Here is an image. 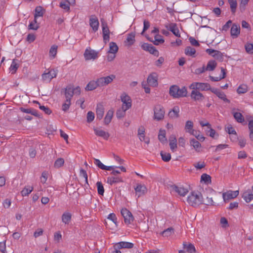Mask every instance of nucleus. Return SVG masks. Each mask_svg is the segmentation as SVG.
Wrapping results in <instances>:
<instances>
[{"instance_id":"a878e982","label":"nucleus","mask_w":253,"mask_h":253,"mask_svg":"<svg viewBox=\"0 0 253 253\" xmlns=\"http://www.w3.org/2000/svg\"><path fill=\"white\" fill-rule=\"evenodd\" d=\"M123 180L121 177L120 176H109L107 178V182L110 185H113L115 183L123 182Z\"/></svg>"},{"instance_id":"1a4fd4ad","label":"nucleus","mask_w":253,"mask_h":253,"mask_svg":"<svg viewBox=\"0 0 253 253\" xmlns=\"http://www.w3.org/2000/svg\"><path fill=\"white\" fill-rule=\"evenodd\" d=\"M206 52L208 54L214 57L215 59L219 60V61H222L223 60V53L218 50L208 48L206 50Z\"/></svg>"},{"instance_id":"8fccbe9b","label":"nucleus","mask_w":253,"mask_h":253,"mask_svg":"<svg viewBox=\"0 0 253 253\" xmlns=\"http://www.w3.org/2000/svg\"><path fill=\"white\" fill-rule=\"evenodd\" d=\"M43 8L42 6H39L36 7L35 8V17H42L43 15Z\"/></svg>"},{"instance_id":"aec40b11","label":"nucleus","mask_w":253,"mask_h":253,"mask_svg":"<svg viewBox=\"0 0 253 253\" xmlns=\"http://www.w3.org/2000/svg\"><path fill=\"white\" fill-rule=\"evenodd\" d=\"M203 195V202L202 204H205L206 205H214V202L212 200V197L211 195L210 194L209 195L208 191H205L204 192Z\"/></svg>"},{"instance_id":"473e14b6","label":"nucleus","mask_w":253,"mask_h":253,"mask_svg":"<svg viewBox=\"0 0 253 253\" xmlns=\"http://www.w3.org/2000/svg\"><path fill=\"white\" fill-rule=\"evenodd\" d=\"M185 54L189 56L195 57L196 56V49L191 46H187L185 49Z\"/></svg>"},{"instance_id":"f257e3e1","label":"nucleus","mask_w":253,"mask_h":253,"mask_svg":"<svg viewBox=\"0 0 253 253\" xmlns=\"http://www.w3.org/2000/svg\"><path fill=\"white\" fill-rule=\"evenodd\" d=\"M169 94L173 98H179L186 97L187 94V90L185 86L180 88L176 85H172L169 88Z\"/></svg>"},{"instance_id":"79ce46f5","label":"nucleus","mask_w":253,"mask_h":253,"mask_svg":"<svg viewBox=\"0 0 253 253\" xmlns=\"http://www.w3.org/2000/svg\"><path fill=\"white\" fill-rule=\"evenodd\" d=\"M75 4H70L67 1H61L59 4V6L64 9L66 11H69L70 5H74Z\"/></svg>"},{"instance_id":"e2e57ef3","label":"nucleus","mask_w":253,"mask_h":253,"mask_svg":"<svg viewBox=\"0 0 253 253\" xmlns=\"http://www.w3.org/2000/svg\"><path fill=\"white\" fill-rule=\"evenodd\" d=\"M18 64L15 62V60H13L12 63L10 66L9 70L11 73H15L17 69H18Z\"/></svg>"},{"instance_id":"69168bd1","label":"nucleus","mask_w":253,"mask_h":253,"mask_svg":"<svg viewBox=\"0 0 253 253\" xmlns=\"http://www.w3.org/2000/svg\"><path fill=\"white\" fill-rule=\"evenodd\" d=\"M39 28V24L38 23H35L33 21H31L28 26V29L30 30H37Z\"/></svg>"},{"instance_id":"4468645a","label":"nucleus","mask_w":253,"mask_h":253,"mask_svg":"<svg viewBox=\"0 0 253 253\" xmlns=\"http://www.w3.org/2000/svg\"><path fill=\"white\" fill-rule=\"evenodd\" d=\"M57 76V72L51 69L48 71L47 73H44L42 75V79L44 82H49L53 78H55Z\"/></svg>"},{"instance_id":"6ab92c4d","label":"nucleus","mask_w":253,"mask_h":253,"mask_svg":"<svg viewBox=\"0 0 253 253\" xmlns=\"http://www.w3.org/2000/svg\"><path fill=\"white\" fill-rule=\"evenodd\" d=\"M171 188L173 191L175 192L181 196H185L188 192L187 189L182 186H178L175 185H173L171 186Z\"/></svg>"},{"instance_id":"2f4dec72","label":"nucleus","mask_w":253,"mask_h":253,"mask_svg":"<svg viewBox=\"0 0 253 253\" xmlns=\"http://www.w3.org/2000/svg\"><path fill=\"white\" fill-rule=\"evenodd\" d=\"M179 108L178 106H174L172 109L169 111V116L171 118H176L179 117Z\"/></svg>"},{"instance_id":"603ef678","label":"nucleus","mask_w":253,"mask_h":253,"mask_svg":"<svg viewBox=\"0 0 253 253\" xmlns=\"http://www.w3.org/2000/svg\"><path fill=\"white\" fill-rule=\"evenodd\" d=\"M166 132L165 130H160L158 135V138L160 141L163 142L167 140L166 137Z\"/></svg>"},{"instance_id":"7ed1b4c3","label":"nucleus","mask_w":253,"mask_h":253,"mask_svg":"<svg viewBox=\"0 0 253 253\" xmlns=\"http://www.w3.org/2000/svg\"><path fill=\"white\" fill-rule=\"evenodd\" d=\"M189 88L198 91H207L211 90L212 88L211 87L210 84L208 83L194 82L190 85Z\"/></svg>"},{"instance_id":"393cba45","label":"nucleus","mask_w":253,"mask_h":253,"mask_svg":"<svg viewBox=\"0 0 253 253\" xmlns=\"http://www.w3.org/2000/svg\"><path fill=\"white\" fill-rule=\"evenodd\" d=\"M240 32V26L235 24H233L230 31L231 36L234 38H236L238 36Z\"/></svg>"},{"instance_id":"052dcab7","label":"nucleus","mask_w":253,"mask_h":253,"mask_svg":"<svg viewBox=\"0 0 253 253\" xmlns=\"http://www.w3.org/2000/svg\"><path fill=\"white\" fill-rule=\"evenodd\" d=\"M226 131L229 133L233 134L235 135V137H237V134L235 129L232 127L231 125H228L226 128Z\"/></svg>"},{"instance_id":"c9c22d12","label":"nucleus","mask_w":253,"mask_h":253,"mask_svg":"<svg viewBox=\"0 0 253 253\" xmlns=\"http://www.w3.org/2000/svg\"><path fill=\"white\" fill-rule=\"evenodd\" d=\"M217 66V63L215 60H211L207 64V67H205L207 71H213Z\"/></svg>"},{"instance_id":"6e6552de","label":"nucleus","mask_w":253,"mask_h":253,"mask_svg":"<svg viewBox=\"0 0 253 253\" xmlns=\"http://www.w3.org/2000/svg\"><path fill=\"white\" fill-rule=\"evenodd\" d=\"M98 52L94 50L91 49L90 47L85 50L84 54L85 60H94L98 57Z\"/></svg>"},{"instance_id":"09e8293b","label":"nucleus","mask_w":253,"mask_h":253,"mask_svg":"<svg viewBox=\"0 0 253 253\" xmlns=\"http://www.w3.org/2000/svg\"><path fill=\"white\" fill-rule=\"evenodd\" d=\"M184 248L187 249V251L190 253L192 252H195L196 249L194 245L192 244H189L188 245L186 242H184L183 244Z\"/></svg>"},{"instance_id":"9b49d317","label":"nucleus","mask_w":253,"mask_h":253,"mask_svg":"<svg viewBox=\"0 0 253 253\" xmlns=\"http://www.w3.org/2000/svg\"><path fill=\"white\" fill-rule=\"evenodd\" d=\"M89 24L94 32L98 31L99 22L98 18L95 15H92L89 17Z\"/></svg>"},{"instance_id":"0eeeda50","label":"nucleus","mask_w":253,"mask_h":253,"mask_svg":"<svg viewBox=\"0 0 253 253\" xmlns=\"http://www.w3.org/2000/svg\"><path fill=\"white\" fill-rule=\"evenodd\" d=\"M121 212L124 218V221L126 224H129L133 221L134 218L131 212L126 208L123 209Z\"/></svg>"},{"instance_id":"72a5a7b5","label":"nucleus","mask_w":253,"mask_h":253,"mask_svg":"<svg viewBox=\"0 0 253 253\" xmlns=\"http://www.w3.org/2000/svg\"><path fill=\"white\" fill-rule=\"evenodd\" d=\"M192 135L194 136L197 140L193 138L190 140V142H198V141L203 142L205 139V137L202 134H201L200 132L196 130L195 131V133Z\"/></svg>"},{"instance_id":"a211bd4d","label":"nucleus","mask_w":253,"mask_h":253,"mask_svg":"<svg viewBox=\"0 0 253 253\" xmlns=\"http://www.w3.org/2000/svg\"><path fill=\"white\" fill-rule=\"evenodd\" d=\"M147 82L150 85L156 87L158 85L157 74L156 73L150 74L147 78Z\"/></svg>"},{"instance_id":"ea45409f","label":"nucleus","mask_w":253,"mask_h":253,"mask_svg":"<svg viewBox=\"0 0 253 253\" xmlns=\"http://www.w3.org/2000/svg\"><path fill=\"white\" fill-rule=\"evenodd\" d=\"M72 215L68 212H64L62 216V220L65 224H69L71 221Z\"/></svg>"},{"instance_id":"7c9ffc66","label":"nucleus","mask_w":253,"mask_h":253,"mask_svg":"<svg viewBox=\"0 0 253 253\" xmlns=\"http://www.w3.org/2000/svg\"><path fill=\"white\" fill-rule=\"evenodd\" d=\"M74 95L73 88L71 86H68L65 88V95L66 100L71 101Z\"/></svg>"},{"instance_id":"c85d7f7f","label":"nucleus","mask_w":253,"mask_h":253,"mask_svg":"<svg viewBox=\"0 0 253 253\" xmlns=\"http://www.w3.org/2000/svg\"><path fill=\"white\" fill-rule=\"evenodd\" d=\"M235 109L232 110V114L236 121L239 123H243L245 119L242 114L240 112H235Z\"/></svg>"},{"instance_id":"f03ea898","label":"nucleus","mask_w":253,"mask_h":253,"mask_svg":"<svg viewBox=\"0 0 253 253\" xmlns=\"http://www.w3.org/2000/svg\"><path fill=\"white\" fill-rule=\"evenodd\" d=\"M188 203L193 207H196L202 204L203 195L200 192H192L187 198Z\"/></svg>"},{"instance_id":"4c0bfd02","label":"nucleus","mask_w":253,"mask_h":253,"mask_svg":"<svg viewBox=\"0 0 253 253\" xmlns=\"http://www.w3.org/2000/svg\"><path fill=\"white\" fill-rule=\"evenodd\" d=\"M206 132L207 135L213 138L216 139L218 136V133L214 129H212L211 126L207 129Z\"/></svg>"},{"instance_id":"de8ad7c7","label":"nucleus","mask_w":253,"mask_h":253,"mask_svg":"<svg viewBox=\"0 0 253 253\" xmlns=\"http://www.w3.org/2000/svg\"><path fill=\"white\" fill-rule=\"evenodd\" d=\"M33 190V187L31 186L25 187L21 192L22 196H28Z\"/></svg>"},{"instance_id":"37998d69","label":"nucleus","mask_w":253,"mask_h":253,"mask_svg":"<svg viewBox=\"0 0 253 253\" xmlns=\"http://www.w3.org/2000/svg\"><path fill=\"white\" fill-rule=\"evenodd\" d=\"M248 90V86L246 84L240 85L237 89V92L238 94H243L247 92Z\"/></svg>"},{"instance_id":"f3484780","label":"nucleus","mask_w":253,"mask_h":253,"mask_svg":"<svg viewBox=\"0 0 253 253\" xmlns=\"http://www.w3.org/2000/svg\"><path fill=\"white\" fill-rule=\"evenodd\" d=\"M190 97L192 99L195 101H202L205 99L204 95L199 91L197 90H192Z\"/></svg>"},{"instance_id":"a18cd8bd","label":"nucleus","mask_w":253,"mask_h":253,"mask_svg":"<svg viewBox=\"0 0 253 253\" xmlns=\"http://www.w3.org/2000/svg\"><path fill=\"white\" fill-rule=\"evenodd\" d=\"M230 4V8L232 13H235L237 6V2L236 0H228Z\"/></svg>"},{"instance_id":"bb28decb","label":"nucleus","mask_w":253,"mask_h":253,"mask_svg":"<svg viewBox=\"0 0 253 253\" xmlns=\"http://www.w3.org/2000/svg\"><path fill=\"white\" fill-rule=\"evenodd\" d=\"M94 164L100 169L106 170H111L114 169V166H106L103 165L99 160L94 159Z\"/></svg>"},{"instance_id":"bf43d9fd","label":"nucleus","mask_w":253,"mask_h":253,"mask_svg":"<svg viewBox=\"0 0 253 253\" xmlns=\"http://www.w3.org/2000/svg\"><path fill=\"white\" fill-rule=\"evenodd\" d=\"M201 181H203L206 183H209L211 182V176L206 173H204L201 175Z\"/></svg>"},{"instance_id":"f8f14e48","label":"nucleus","mask_w":253,"mask_h":253,"mask_svg":"<svg viewBox=\"0 0 253 253\" xmlns=\"http://www.w3.org/2000/svg\"><path fill=\"white\" fill-rule=\"evenodd\" d=\"M165 26L168 30L171 32L174 36L178 38L180 37L179 30L176 23H170L169 24H166Z\"/></svg>"},{"instance_id":"13d9d810","label":"nucleus","mask_w":253,"mask_h":253,"mask_svg":"<svg viewBox=\"0 0 253 253\" xmlns=\"http://www.w3.org/2000/svg\"><path fill=\"white\" fill-rule=\"evenodd\" d=\"M246 51L250 54H253V44L247 43L245 45Z\"/></svg>"},{"instance_id":"4be33fe9","label":"nucleus","mask_w":253,"mask_h":253,"mask_svg":"<svg viewBox=\"0 0 253 253\" xmlns=\"http://www.w3.org/2000/svg\"><path fill=\"white\" fill-rule=\"evenodd\" d=\"M134 189L135 191L136 195H137L138 197H139L145 194L147 191L146 187L144 185H142L140 184H137Z\"/></svg>"},{"instance_id":"864d4df0","label":"nucleus","mask_w":253,"mask_h":253,"mask_svg":"<svg viewBox=\"0 0 253 253\" xmlns=\"http://www.w3.org/2000/svg\"><path fill=\"white\" fill-rule=\"evenodd\" d=\"M34 102L38 104L39 105V108L41 110L43 111L46 114L49 115L51 113V111L48 107L43 105H41L38 101H36Z\"/></svg>"},{"instance_id":"774afa93","label":"nucleus","mask_w":253,"mask_h":253,"mask_svg":"<svg viewBox=\"0 0 253 253\" xmlns=\"http://www.w3.org/2000/svg\"><path fill=\"white\" fill-rule=\"evenodd\" d=\"M247 119L249 121L248 126L250 131H253V117L250 116Z\"/></svg>"},{"instance_id":"4d7b16f0","label":"nucleus","mask_w":253,"mask_h":253,"mask_svg":"<svg viewBox=\"0 0 253 253\" xmlns=\"http://www.w3.org/2000/svg\"><path fill=\"white\" fill-rule=\"evenodd\" d=\"M64 160L63 158H58L55 162L54 166L55 168H59L63 166Z\"/></svg>"},{"instance_id":"3c124183","label":"nucleus","mask_w":253,"mask_h":253,"mask_svg":"<svg viewBox=\"0 0 253 253\" xmlns=\"http://www.w3.org/2000/svg\"><path fill=\"white\" fill-rule=\"evenodd\" d=\"M174 233V229L172 227L168 228L162 232V235L164 237L170 236Z\"/></svg>"},{"instance_id":"2eb2a0df","label":"nucleus","mask_w":253,"mask_h":253,"mask_svg":"<svg viewBox=\"0 0 253 253\" xmlns=\"http://www.w3.org/2000/svg\"><path fill=\"white\" fill-rule=\"evenodd\" d=\"M141 47L143 50L149 51L151 54H153L155 56L157 57L159 56V51L151 44L144 43L141 45Z\"/></svg>"},{"instance_id":"e433bc0d","label":"nucleus","mask_w":253,"mask_h":253,"mask_svg":"<svg viewBox=\"0 0 253 253\" xmlns=\"http://www.w3.org/2000/svg\"><path fill=\"white\" fill-rule=\"evenodd\" d=\"M113 114L114 112L112 110H109L107 112L104 120L105 125H108L111 122L113 116Z\"/></svg>"},{"instance_id":"6e6d98bb","label":"nucleus","mask_w":253,"mask_h":253,"mask_svg":"<svg viewBox=\"0 0 253 253\" xmlns=\"http://www.w3.org/2000/svg\"><path fill=\"white\" fill-rule=\"evenodd\" d=\"M127 110H125L124 108H122L117 110L116 112V116L118 119H121L124 117L126 115V112Z\"/></svg>"},{"instance_id":"a19ab883","label":"nucleus","mask_w":253,"mask_h":253,"mask_svg":"<svg viewBox=\"0 0 253 253\" xmlns=\"http://www.w3.org/2000/svg\"><path fill=\"white\" fill-rule=\"evenodd\" d=\"M160 155L162 160L165 162H168L171 159V155L169 153H167L164 151H161Z\"/></svg>"},{"instance_id":"5701e85b","label":"nucleus","mask_w":253,"mask_h":253,"mask_svg":"<svg viewBox=\"0 0 253 253\" xmlns=\"http://www.w3.org/2000/svg\"><path fill=\"white\" fill-rule=\"evenodd\" d=\"M194 124L191 121H187L186 122L185 125L184 126V130L186 132L189 133L192 135L194 134L196 131L193 129Z\"/></svg>"},{"instance_id":"680f3d73","label":"nucleus","mask_w":253,"mask_h":253,"mask_svg":"<svg viewBox=\"0 0 253 253\" xmlns=\"http://www.w3.org/2000/svg\"><path fill=\"white\" fill-rule=\"evenodd\" d=\"M71 101L66 100L65 101V102L62 105V110L64 112H66L67 111H68L69 110V109L71 106Z\"/></svg>"},{"instance_id":"c03bdc74","label":"nucleus","mask_w":253,"mask_h":253,"mask_svg":"<svg viewBox=\"0 0 253 253\" xmlns=\"http://www.w3.org/2000/svg\"><path fill=\"white\" fill-rule=\"evenodd\" d=\"M20 110L24 113H28V114H31L35 116H38V112L37 110L32 109L30 108H21Z\"/></svg>"},{"instance_id":"0e129e2a","label":"nucleus","mask_w":253,"mask_h":253,"mask_svg":"<svg viewBox=\"0 0 253 253\" xmlns=\"http://www.w3.org/2000/svg\"><path fill=\"white\" fill-rule=\"evenodd\" d=\"M57 46L56 45H53L51 47L49 50L50 56L52 57V58H54L57 54Z\"/></svg>"},{"instance_id":"58836bf2","label":"nucleus","mask_w":253,"mask_h":253,"mask_svg":"<svg viewBox=\"0 0 253 253\" xmlns=\"http://www.w3.org/2000/svg\"><path fill=\"white\" fill-rule=\"evenodd\" d=\"M118 51V46L114 42H111L109 43V50L108 52L111 54H116Z\"/></svg>"},{"instance_id":"f704fd0d","label":"nucleus","mask_w":253,"mask_h":253,"mask_svg":"<svg viewBox=\"0 0 253 253\" xmlns=\"http://www.w3.org/2000/svg\"><path fill=\"white\" fill-rule=\"evenodd\" d=\"M99 86L97 83V81H90L86 86L85 89L86 90H92Z\"/></svg>"},{"instance_id":"39448f33","label":"nucleus","mask_w":253,"mask_h":253,"mask_svg":"<svg viewBox=\"0 0 253 253\" xmlns=\"http://www.w3.org/2000/svg\"><path fill=\"white\" fill-rule=\"evenodd\" d=\"M121 100L122 102V107L125 110H128L132 105L131 99L126 93H123L121 95Z\"/></svg>"},{"instance_id":"c756f323","label":"nucleus","mask_w":253,"mask_h":253,"mask_svg":"<svg viewBox=\"0 0 253 253\" xmlns=\"http://www.w3.org/2000/svg\"><path fill=\"white\" fill-rule=\"evenodd\" d=\"M135 41V34L133 33H131L127 34V38L125 42L126 45L129 46L134 43Z\"/></svg>"},{"instance_id":"423d86ee","label":"nucleus","mask_w":253,"mask_h":253,"mask_svg":"<svg viewBox=\"0 0 253 253\" xmlns=\"http://www.w3.org/2000/svg\"><path fill=\"white\" fill-rule=\"evenodd\" d=\"M116 78L114 75H110L105 77H101L97 79L99 87L106 86L110 84Z\"/></svg>"},{"instance_id":"412c9836","label":"nucleus","mask_w":253,"mask_h":253,"mask_svg":"<svg viewBox=\"0 0 253 253\" xmlns=\"http://www.w3.org/2000/svg\"><path fill=\"white\" fill-rule=\"evenodd\" d=\"M133 247V244L127 242H120L116 244L114 246V249H131Z\"/></svg>"},{"instance_id":"5fc2aeb1","label":"nucleus","mask_w":253,"mask_h":253,"mask_svg":"<svg viewBox=\"0 0 253 253\" xmlns=\"http://www.w3.org/2000/svg\"><path fill=\"white\" fill-rule=\"evenodd\" d=\"M96 186L97 187V192L99 195H103L104 192V189L102 183L100 181H98L96 183Z\"/></svg>"},{"instance_id":"b1692460","label":"nucleus","mask_w":253,"mask_h":253,"mask_svg":"<svg viewBox=\"0 0 253 253\" xmlns=\"http://www.w3.org/2000/svg\"><path fill=\"white\" fill-rule=\"evenodd\" d=\"M94 131L96 135L102 137L105 140H107L109 136V134L108 132H105L99 128H94Z\"/></svg>"},{"instance_id":"dca6fc26","label":"nucleus","mask_w":253,"mask_h":253,"mask_svg":"<svg viewBox=\"0 0 253 253\" xmlns=\"http://www.w3.org/2000/svg\"><path fill=\"white\" fill-rule=\"evenodd\" d=\"M211 91L224 102L228 103L230 102V100L226 98V95L223 91L216 88H212V89H211Z\"/></svg>"},{"instance_id":"338daca9","label":"nucleus","mask_w":253,"mask_h":253,"mask_svg":"<svg viewBox=\"0 0 253 253\" xmlns=\"http://www.w3.org/2000/svg\"><path fill=\"white\" fill-rule=\"evenodd\" d=\"M94 119V114L92 111L88 112L87 114V122L90 123L93 121Z\"/></svg>"},{"instance_id":"cd10ccee","label":"nucleus","mask_w":253,"mask_h":253,"mask_svg":"<svg viewBox=\"0 0 253 253\" xmlns=\"http://www.w3.org/2000/svg\"><path fill=\"white\" fill-rule=\"evenodd\" d=\"M96 112L97 119L101 120L104 113V108L102 104H99L97 105Z\"/></svg>"},{"instance_id":"ddd939ff","label":"nucleus","mask_w":253,"mask_h":253,"mask_svg":"<svg viewBox=\"0 0 253 253\" xmlns=\"http://www.w3.org/2000/svg\"><path fill=\"white\" fill-rule=\"evenodd\" d=\"M239 191H231L229 190L226 192H224L222 194V197L223 200L225 202L229 201V200L236 198L239 195Z\"/></svg>"},{"instance_id":"20e7f679","label":"nucleus","mask_w":253,"mask_h":253,"mask_svg":"<svg viewBox=\"0 0 253 253\" xmlns=\"http://www.w3.org/2000/svg\"><path fill=\"white\" fill-rule=\"evenodd\" d=\"M154 119L157 121H161L164 118L165 111L164 107L160 105L157 104L154 108Z\"/></svg>"},{"instance_id":"49530a36","label":"nucleus","mask_w":253,"mask_h":253,"mask_svg":"<svg viewBox=\"0 0 253 253\" xmlns=\"http://www.w3.org/2000/svg\"><path fill=\"white\" fill-rule=\"evenodd\" d=\"M154 39L155 40L153 41V43L157 45L163 43L165 42L162 36L160 35H156L154 37Z\"/></svg>"},{"instance_id":"9d476101","label":"nucleus","mask_w":253,"mask_h":253,"mask_svg":"<svg viewBox=\"0 0 253 253\" xmlns=\"http://www.w3.org/2000/svg\"><path fill=\"white\" fill-rule=\"evenodd\" d=\"M101 26L102 28V35L103 41L105 43L108 42L110 40V30L107 24L105 22H102Z\"/></svg>"}]
</instances>
